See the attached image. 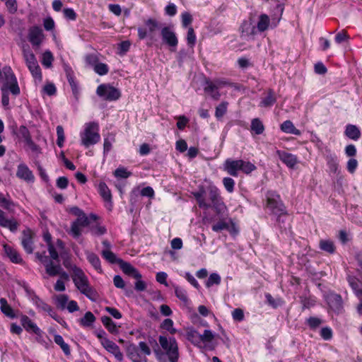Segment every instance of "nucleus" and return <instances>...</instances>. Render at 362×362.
I'll list each match as a JSON object with an SVG mask.
<instances>
[{"label":"nucleus","mask_w":362,"mask_h":362,"mask_svg":"<svg viewBox=\"0 0 362 362\" xmlns=\"http://www.w3.org/2000/svg\"><path fill=\"white\" fill-rule=\"evenodd\" d=\"M89 228L90 233L94 235H104L107 230L106 228L103 226H101L98 223H96L95 225H91L90 224Z\"/></svg>","instance_id":"nucleus-41"},{"label":"nucleus","mask_w":362,"mask_h":362,"mask_svg":"<svg viewBox=\"0 0 362 362\" xmlns=\"http://www.w3.org/2000/svg\"><path fill=\"white\" fill-rule=\"evenodd\" d=\"M175 293L177 298H178L180 300L187 303L188 302V297L187 294V291L179 286H176L175 288Z\"/></svg>","instance_id":"nucleus-48"},{"label":"nucleus","mask_w":362,"mask_h":362,"mask_svg":"<svg viewBox=\"0 0 362 362\" xmlns=\"http://www.w3.org/2000/svg\"><path fill=\"white\" fill-rule=\"evenodd\" d=\"M332 335V330L328 327H322L320 330V336L325 340H330Z\"/></svg>","instance_id":"nucleus-63"},{"label":"nucleus","mask_w":362,"mask_h":362,"mask_svg":"<svg viewBox=\"0 0 362 362\" xmlns=\"http://www.w3.org/2000/svg\"><path fill=\"white\" fill-rule=\"evenodd\" d=\"M204 190H202L195 192L193 194L198 203L199 206L202 209H208L211 207V204L205 201V199L204 197Z\"/></svg>","instance_id":"nucleus-36"},{"label":"nucleus","mask_w":362,"mask_h":362,"mask_svg":"<svg viewBox=\"0 0 362 362\" xmlns=\"http://www.w3.org/2000/svg\"><path fill=\"white\" fill-rule=\"evenodd\" d=\"M173 321L171 319L167 318L161 323L160 327L168 331L170 334H174L176 333L177 329L173 327Z\"/></svg>","instance_id":"nucleus-46"},{"label":"nucleus","mask_w":362,"mask_h":362,"mask_svg":"<svg viewBox=\"0 0 362 362\" xmlns=\"http://www.w3.org/2000/svg\"><path fill=\"white\" fill-rule=\"evenodd\" d=\"M16 204L11 199L8 194H3L0 192V207L7 210L9 212H13Z\"/></svg>","instance_id":"nucleus-24"},{"label":"nucleus","mask_w":362,"mask_h":362,"mask_svg":"<svg viewBox=\"0 0 362 362\" xmlns=\"http://www.w3.org/2000/svg\"><path fill=\"white\" fill-rule=\"evenodd\" d=\"M20 226L19 222L14 218H8L6 212L0 209V226L8 229L11 232L15 233Z\"/></svg>","instance_id":"nucleus-13"},{"label":"nucleus","mask_w":362,"mask_h":362,"mask_svg":"<svg viewBox=\"0 0 362 362\" xmlns=\"http://www.w3.org/2000/svg\"><path fill=\"white\" fill-rule=\"evenodd\" d=\"M269 18L267 14H261L257 25V29L259 32H264L268 29L269 25ZM256 28L247 23L243 26L242 35L244 37H253L256 34Z\"/></svg>","instance_id":"nucleus-7"},{"label":"nucleus","mask_w":362,"mask_h":362,"mask_svg":"<svg viewBox=\"0 0 362 362\" xmlns=\"http://www.w3.org/2000/svg\"><path fill=\"white\" fill-rule=\"evenodd\" d=\"M182 25L184 28H187L192 22V16L188 12H184L181 14Z\"/></svg>","instance_id":"nucleus-61"},{"label":"nucleus","mask_w":362,"mask_h":362,"mask_svg":"<svg viewBox=\"0 0 362 362\" xmlns=\"http://www.w3.org/2000/svg\"><path fill=\"white\" fill-rule=\"evenodd\" d=\"M67 79H68L69 83L71 88L73 94L77 98L78 95L79 93V90L78 88L77 83L75 81L74 76L71 74L67 75Z\"/></svg>","instance_id":"nucleus-57"},{"label":"nucleus","mask_w":362,"mask_h":362,"mask_svg":"<svg viewBox=\"0 0 362 362\" xmlns=\"http://www.w3.org/2000/svg\"><path fill=\"white\" fill-rule=\"evenodd\" d=\"M23 54L33 77L40 82L42 79V71L35 54L30 50L25 49H23Z\"/></svg>","instance_id":"nucleus-6"},{"label":"nucleus","mask_w":362,"mask_h":362,"mask_svg":"<svg viewBox=\"0 0 362 362\" xmlns=\"http://www.w3.org/2000/svg\"><path fill=\"white\" fill-rule=\"evenodd\" d=\"M80 138L81 145L86 148L98 143L100 140L98 124L95 122L86 123Z\"/></svg>","instance_id":"nucleus-3"},{"label":"nucleus","mask_w":362,"mask_h":362,"mask_svg":"<svg viewBox=\"0 0 362 362\" xmlns=\"http://www.w3.org/2000/svg\"><path fill=\"white\" fill-rule=\"evenodd\" d=\"M1 311L8 317L14 319L17 317L13 309L8 305L6 298H0Z\"/></svg>","instance_id":"nucleus-26"},{"label":"nucleus","mask_w":362,"mask_h":362,"mask_svg":"<svg viewBox=\"0 0 362 362\" xmlns=\"http://www.w3.org/2000/svg\"><path fill=\"white\" fill-rule=\"evenodd\" d=\"M326 301L334 312L339 313L343 310V300L340 295L330 293L326 296Z\"/></svg>","instance_id":"nucleus-14"},{"label":"nucleus","mask_w":362,"mask_h":362,"mask_svg":"<svg viewBox=\"0 0 362 362\" xmlns=\"http://www.w3.org/2000/svg\"><path fill=\"white\" fill-rule=\"evenodd\" d=\"M128 356L132 362H147L146 356L141 354L135 346L129 349Z\"/></svg>","instance_id":"nucleus-25"},{"label":"nucleus","mask_w":362,"mask_h":362,"mask_svg":"<svg viewBox=\"0 0 362 362\" xmlns=\"http://www.w3.org/2000/svg\"><path fill=\"white\" fill-rule=\"evenodd\" d=\"M187 338L195 346H199L201 343V334L195 329L189 330L187 333Z\"/></svg>","instance_id":"nucleus-37"},{"label":"nucleus","mask_w":362,"mask_h":362,"mask_svg":"<svg viewBox=\"0 0 362 362\" xmlns=\"http://www.w3.org/2000/svg\"><path fill=\"white\" fill-rule=\"evenodd\" d=\"M20 320L21 325L27 332H33L37 336L42 335V332L27 315H21Z\"/></svg>","instance_id":"nucleus-18"},{"label":"nucleus","mask_w":362,"mask_h":362,"mask_svg":"<svg viewBox=\"0 0 362 362\" xmlns=\"http://www.w3.org/2000/svg\"><path fill=\"white\" fill-rule=\"evenodd\" d=\"M68 303L69 297L67 295L60 294L56 296V305L59 308L65 309Z\"/></svg>","instance_id":"nucleus-42"},{"label":"nucleus","mask_w":362,"mask_h":362,"mask_svg":"<svg viewBox=\"0 0 362 362\" xmlns=\"http://www.w3.org/2000/svg\"><path fill=\"white\" fill-rule=\"evenodd\" d=\"M196 40H197V37H196V35H195L193 28H192V27L188 28L187 35V44L190 47H192L194 46V45L196 43Z\"/></svg>","instance_id":"nucleus-56"},{"label":"nucleus","mask_w":362,"mask_h":362,"mask_svg":"<svg viewBox=\"0 0 362 362\" xmlns=\"http://www.w3.org/2000/svg\"><path fill=\"white\" fill-rule=\"evenodd\" d=\"M347 281L349 282V286L353 289L356 296L358 298H361L362 296V289L359 288L358 280L354 276H348Z\"/></svg>","instance_id":"nucleus-33"},{"label":"nucleus","mask_w":362,"mask_h":362,"mask_svg":"<svg viewBox=\"0 0 362 362\" xmlns=\"http://www.w3.org/2000/svg\"><path fill=\"white\" fill-rule=\"evenodd\" d=\"M118 264L122 272L129 276H133L134 279H141L142 276L139 271L133 267L130 263L122 259L118 260Z\"/></svg>","instance_id":"nucleus-20"},{"label":"nucleus","mask_w":362,"mask_h":362,"mask_svg":"<svg viewBox=\"0 0 362 362\" xmlns=\"http://www.w3.org/2000/svg\"><path fill=\"white\" fill-rule=\"evenodd\" d=\"M102 346L108 352L113 354L117 359L119 361L122 359L123 355L120 351V349L114 341L110 340L109 339H103Z\"/></svg>","instance_id":"nucleus-21"},{"label":"nucleus","mask_w":362,"mask_h":362,"mask_svg":"<svg viewBox=\"0 0 362 362\" xmlns=\"http://www.w3.org/2000/svg\"><path fill=\"white\" fill-rule=\"evenodd\" d=\"M7 89L9 90V88L6 86V85L5 83L1 88V91H2L1 103H2V105L6 108H8V105H9V97H8V93Z\"/></svg>","instance_id":"nucleus-59"},{"label":"nucleus","mask_w":362,"mask_h":362,"mask_svg":"<svg viewBox=\"0 0 362 362\" xmlns=\"http://www.w3.org/2000/svg\"><path fill=\"white\" fill-rule=\"evenodd\" d=\"M5 3L8 11L13 14L18 10V4L16 0H1Z\"/></svg>","instance_id":"nucleus-53"},{"label":"nucleus","mask_w":362,"mask_h":362,"mask_svg":"<svg viewBox=\"0 0 362 362\" xmlns=\"http://www.w3.org/2000/svg\"><path fill=\"white\" fill-rule=\"evenodd\" d=\"M349 39V36L348 35L347 32L344 30L338 33L335 36V42L337 44H341L343 42L347 41Z\"/></svg>","instance_id":"nucleus-60"},{"label":"nucleus","mask_w":362,"mask_h":362,"mask_svg":"<svg viewBox=\"0 0 362 362\" xmlns=\"http://www.w3.org/2000/svg\"><path fill=\"white\" fill-rule=\"evenodd\" d=\"M221 283V276L217 273L210 274L206 282V286L210 288L214 285H219Z\"/></svg>","instance_id":"nucleus-45"},{"label":"nucleus","mask_w":362,"mask_h":362,"mask_svg":"<svg viewBox=\"0 0 362 362\" xmlns=\"http://www.w3.org/2000/svg\"><path fill=\"white\" fill-rule=\"evenodd\" d=\"M54 342L58 344L65 355L69 356L71 354L70 347L68 344H66L63 337L59 334H55L54 337Z\"/></svg>","instance_id":"nucleus-35"},{"label":"nucleus","mask_w":362,"mask_h":362,"mask_svg":"<svg viewBox=\"0 0 362 362\" xmlns=\"http://www.w3.org/2000/svg\"><path fill=\"white\" fill-rule=\"evenodd\" d=\"M267 207L274 214L280 216L286 214V208L280 196L275 192H269L267 194Z\"/></svg>","instance_id":"nucleus-8"},{"label":"nucleus","mask_w":362,"mask_h":362,"mask_svg":"<svg viewBox=\"0 0 362 362\" xmlns=\"http://www.w3.org/2000/svg\"><path fill=\"white\" fill-rule=\"evenodd\" d=\"M281 130L287 134H292L299 136L301 132L299 129H296L293 122L290 120H286L281 124Z\"/></svg>","instance_id":"nucleus-29"},{"label":"nucleus","mask_w":362,"mask_h":362,"mask_svg":"<svg viewBox=\"0 0 362 362\" xmlns=\"http://www.w3.org/2000/svg\"><path fill=\"white\" fill-rule=\"evenodd\" d=\"M344 134L348 138L355 141L358 140L361 136L359 129L354 124L346 125Z\"/></svg>","instance_id":"nucleus-27"},{"label":"nucleus","mask_w":362,"mask_h":362,"mask_svg":"<svg viewBox=\"0 0 362 362\" xmlns=\"http://www.w3.org/2000/svg\"><path fill=\"white\" fill-rule=\"evenodd\" d=\"M223 169L228 175L238 177V171H242L245 174H250L257 169V167L250 161L242 159L233 160L228 158L223 165Z\"/></svg>","instance_id":"nucleus-1"},{"label":"nucleus","mask_w":362,"mask_h":362,"mask_svg":"<svg viewBox=\"0 0 362 362\" xmlns=\"http://www.w3.org/2000/svg\"><path fill=\"white\" fill-rule=\"evenodd\" d=\"M92 221L93 220H90V218H76L72 222L69 233L74 238H78L82 233V228L90 226Z\"/></svg>","instance_id":"nucleus-11"},{"label":"nucleus","mask_w":362,"mask_h":362,"mask_svg":"<svg viewBox=\"0 0 362 362\" xmlns=\"http://www.w3.org/2000/svg\"><path fill=\"white\" fill-rule=\"evenodd\" d=\"M72 279L76 288L81 291V293L88 298H91L90 296L93 291L89 286L88 279L84 272L76 266L72 268Z\"/></svg>","instance_id":"nucleus-4"},{"label":"nucleus","mask_w":362,"mask_h":362,"mask_svg":"<svg viewBox=\"0 0 362 362\" xmlns=\"http://www.w3.org/2000/svg\"><path fill=\"white\" fill-rule=\"evenodd\" d=\"M214 338V333L209 329H205L201 334V342H211Z\"/></svg>","instance_id":"nucleus-62"},{"label":"nucleus","mask_w":362,"mask_h":362,"mask_svg":"<svg viewBox=\"0 0 362 362\" xmlns=\"http://www.w3.org/2000/svg\"><path fill=\"white\" fill-rule=\"evenodd\" d=\"M228 103L226 101L221 102L216 107L215 111V117L218 119H221L226 113L228 110Z\"/></svg>","instance_id":"nucleus-40"},{"label":"nucleus","mask_w":362,"mask_h":362,"mask_svg":"<svg viewBox=\"0 0 362 362\" xmlns=\"http://www.w3.org/2000/svg\"><path fill=\"white\" fill-rule=\"evenodd\" d=\"M70 213L77 216V218H90V220H93V221H96L98 219V216L94 214H90L88 216L78 207L74 206L71 207L69 210Z\"/></svg>","instance_id":"nucleus-32"},{"label":"nucleus","mask_w":362,"mask_h":362,"mask_svg":"<svg viewBox=\"0 0 362 362\" xmlns=\"http://www.w3.org/2000/svg\"><path fill=\"white\" fill-rule=\"evenodd\" d=\"M98 192L103 200L107 203L106 207L111 211L112 208V194L107 185L101 182L98 185Z\"/></svg>","instance_id":"nucleus-19"},{"label":"nucleus","mask_w":362,"mask_h":362,"mask_svg":"<svg viewBox=\"0 0 362 362\" xmlns=\"http://www.w3.org/2000/svg\"><path fill=\"white\" fill-rule=\"evenodd\" d=\"M131 175L132 173L124 167L118 168L114 172V175L118 178H128Z\"/></svg>","instance_id":"nucleus-54"},{"label":"nucleus","mask_w":362,"mask_h":362,"mask_svg":"<svg viewBox=\"0 0 362 362\" xmlns=\"http://www.w3.org/2000/svg\"><path fill=\"white\" fill-rule=\"evenodd\" d=\"M276 153L282 163L289 168H293L298 163L296 155L281 150H276Z\"/></svg>","instance_id":"nucleus-17"},{"label":"nucleus","mask_w":362,"mask_h":362,"mask_svg":"<svg viewBox=\"0 0 362 362\" xmlns=\"http://www.w3.org/2000/svg\"><path fill=\"white\" fill-rule=\"evenodd\" d=\"M229 229V223L225 218L219 220L216 224L212 226V230L214 232H220L223 230Z\"/></svg>","instance_id":"nucleus-43"},{"label":"nucleus","mask_w":362,"mask_h":362,"mask_svg":"<svg viewBox=\"0 0 362 362\" xmlns=\"http://www.w3.org/2000/svg\"><path fill=\"white\" fill-rule=\"evenodd\" d=\"M57 144L59 147L62 148L64 146L65 136H64V128L61 125H58L57 127Z\"/></svg>","instance_id":"nucleus-49"},{"label":"nucleus","mask_w":362,"mask_h":362,"mask_svg":"<svg viewBox=\"0 0 362 362\" xmlns=\"http://www.w3.org/2000/svg\"><path fill=\"white\" fill-rule=\"evenodd\" d=\"M87 259L91 264V265L99 272H102V268L100 265V260L98 255L93 252H88L86 253Z\"/></svg>","instance_id":"nucleus-34"},{"label":"nucleus","mask_w":362,"mask_h":362,"mask_svg":"<svg viewBox=\"0 0 362 362\" xmlns=\"http://www.w3.org/2000/svg\"><path fill=\"white\" fill-rule=\"evenodd\" d=\"M159 344L165 351L170 362H176L179 358L178 346L174 337L168 339L166 337L160 336Z\"/></svg>","instance_id":"nucleus-5"},{"label":"nucleus","mask_w":362,"mask_h":362,"mask_svg":"<svg viewBox=\"0 0 362 362\" xmlns=\"http://www.w3.org/2000/svg\"><path fill=\"white\" fill-rule=\"evenodd\" d=\"M144 24L150 33L154 32L159 25L158 21L154 18H148L144 21Z\"/></svg>","instance_id":"nucleus-52"},{"label":"nucleus","mask_w":362,"mask_h":362,"mask_svg":"<svg viewBox=\"0 0 362 362\" xmlns=\"http://www.w3.org/2000/svg\"><path fill=\"white\" fill-rule=\"evenodd\" d=\"M209 198L211 202V207H213L217 214H223L227 207L222 200L219 189L215 186L209 187Z\"/></svg>","instance_id":"nucleus-9"},{"label":"nucleus","mask_w":362,"mask_h":362,"mask_svg":"<svg viewBox=\"0 0 362 362\" xmlns=\"http://www.w3.org/2000/svg\"><path fill=\"white\" fill-rule=\"evenodd\" d=\"M48 246V251L50 255V257H48V259L50 260H52L54 263H59V254L57 252L53 244L47 245Z\"/></svg>","instance_id":"nucleus-58"},{"label":"nucleus","mask_w":362,"mask_h":362,"mask_svg":"<svg viewBox=\"0 0 362 362\" xmlns=\"http://www.w3.org/2000/svg\"><path fill=\"white\" fill-rule=\"evenodd\" d=\"M86 63L94 68L99 63L98 56L95 54H89L85 57Z\"/></svg>","instance_id":"nucleus-51"},{"label":"nucleus","mask_w":362,"mask_h":362,"mask_svg":"<svg viewBox=\"0 0 362 362\" xmlns=\"http://www.w3.org/2000/svg\"><path fill=\"white\" fill-rule=\"evenodd\" d=\"M101 322L105 328L112 334H117L118 332V328L112 320L108 316H103L101 317Z\"/></svg>","instance_id":"nucleus-30"},{"label":"nucleus","mask_w":362,"mask_h":362,"mask_svg":"<svg viewBox=\"0 0 362 362\" xmlns=\"http://www.w3.org/2000/svg\"><path fill=\"white\" fill-rule=\"evenodd\" d=\"M307 322L311 329H315L321 325L322 320L315 317H310L307 320Z\"/></svg>","instance_id":"nucleus-64"},{"label":"nucleus","mask_w":362,"mask_h":362,"mask_svg":"<svg viewBox=\"0 0 362 362\" xmlns=\"http://www.w3.org/2000/svg\"><path fill=\"white\" fill-rule=\"evenodd\" d=\"M95 321V317L94 315L88 311L85 313L84 316L80 319V324L83 327H90L91 326L94 322Z\"/></svg>","instance_id":"nucleus-38"},{"label":"nucleus","mask_w":362,"mask_h":362,"mask_svg":"<svg viewBox=\"0 0 362 362\" xmlns=\"http://www.w3.org/2000/svg\"><path fill=\"white\" fill-rule=\"evenodd\" d=\"M93 70L97 74H98L100 76H104V75H106L109 72V67L106 64L99 62L93 68Z\"/></svg>","instance_id":"nucleus-50"},{"label":"nucleus","mask_w":362,"mask_h":362,"mask_svg":"<svg viewBox=\"0 0 362 362\" xmlns=\"http://www.w3.org/2000/svg\"><path fill=\"white\" fill-rule=\"evenodd\" d=\"M33 236L34 233L30 229L23 231L21 245L28 254L33 252Z\"/></svg>","instance_id":"nucleus-16"},{"label":"nucleus","mask_w":362,"mask_h":362,"mask_svg":"<svg viewBox=\"0 0 362 362\" xmlns=\"http://www.w3.org/2000/svg\"><path fill=\"white\" fill-rule=\"evenodd\" d=\"M320 248L331 254L334 253L335 251L334 243L330 240H321L320 241Z\"/></svg>","instance_id":"nucleus-39"},{"label":"nucleus","mask_w":362,"mask_h":362,"mask_svg":"<svg viewBox=\"0 0 362 362\" xmlns=\"http://www.w3.org/2000/svg\"><path fill=\"white\" fill-rule=\"evenodd\" d=\"M160 35L164 43L172 48H175L178 44V40L175 33L169 27L165 26L161 29Z\"/></svg>","instance_id":"nucleus-12"},{"label":"nucleus","mask_w":362,"mask_h":362,"mask_svg":"<svg viewBox=\"0 0 362 362\" xmlns=\"http://www.w3.org/2000/svg\"><path fill=\"white\" fill-rule=\"evenodd\" d=\"M28 38L33 47H38L44 38L42 30L38 26L31 27L28 30Z\"/></svg>","instance_id":"nucleus-15"},{"label":"nucleus","mask_w":362,"mask_h":362,"mask_svg":"<svg viewBox=\"0 0 362 362\" xmlns=\"http://www.w3.org/2000/svg\"><path fill=\"white\" fill-rule=\"evenodd\" d=\"M54 60L53 55L50 51H45L42 54V64L47 68L52 66Z\"/></svg>","instance_id":"nucleus-47"},{"label":"nucleus","mask_w":362,"mask_h":362,"mask_svg":"<svg viewBox=\"0 0 362 362\" xmlns=\"http://www.w3.org/2000/svg\"><path fill=\"white\" fill-rule=\"evenodd\" d=\"M276 102V98L272 89L267 90V95L264 98L260 103V107H268L272 106Z\"/></svg>","instance_id":"nucleus-28"},{"label":"nucleus","mask_w":362,"mask_h":362,"mask_svg":"<svg viewBox=\"0 0 362 362\" xmlns=\"http://www.w3.org/2000/svg\"><path fill=\"white\" fill-rule=\"evenodd\" d=\"M4 253L9 258L11 262L15 264H23V260L18 252L11 246L4 244L3 245Z\"/></svg>","instance_id":"nucleus-23"},{"label":"nucleus","mask_w":362,"mask_h":362,"mask_svg":"<svg viewBox=\"0 0 362 362\" xmlns=\"http://www.w3.org/2000/svg\"><path fill=\"white\" fill-rule=\"evenodd\" d=\"M96 93L106 100H116L121 96L120 91L110 85L101 84L98 86Z\"/></svg>","instance_id":"nucleus-10"},{"label":"nucleus","mask_w":362,"mask_h":362,"mask_svg":"<svg viewBox=\"0 0 362 362\" xmlns=\"http://www.w3.org/2000/svg\"><path fill=\"white\" fill-rule=\"evenodd\" d=\"M16 176L27 182L33 181L34 180V175L32 171L25 163H21L18 165Z\"/></svg>","instance_id":"nucleus-22"},{"label":"nucleus","mask_w":362,"mask_h":362,"mask_svg":"<svg viewBox=\"0 0 362 362\" xmlns=\"http://www.w3.org/2000/svg\"><path fill=\"white\" fill-rule=\"evenodd\" d=\"M223 184L228 192L232 193L234 191L235 181L231 177H224L223 179Z\"/></svg>","instance_id":"nucleus-55"},{"label":"nucleus","mask_w":362,"mask_h":362,"mask_svg":"<svg viewBox=\"0 0 362 362\" xmlns=\"http://www.w3.org/2000/svg\"><path fill=\"white\" fill-rule=\"evenodd\" d=\"M36 257L44 265L46 274L48 276H59V279L65 281H69V274L64 272L59 263H54L52 260L48 259V256L45 255V252H36Z\"/></svg>","instance_id":"nucleus-2"},{"label":"nucleus","mask_w":362,"mask_h":362,"mask_svg":"<svg viewBox=\"0 0 362 362\" xmlns=\"http://www.w3.org/2000/svg\"><path fill=\"white\" fill-rule=\"evenodd\" d=\"M250 129L251 132L259 135L264 132V126L259 118H254L251 121Z\"/></svg>","instance_id":"nucleus-31"},{"label":"nucleus","mask_w":362,"mask_h":362,"mask_svg":"<svg viewBox=\"0 0 362 362\" xmlns=\"http://www.w3.org/2000/svg\"><path fill=\"white\" fill-rule=\"evenodd\" d=\"M101 255L103 257L110 263H117L119 259H117L116 255L110 250H104L102 251Z\"/></svg>","instance_id":"nucleus-44"}]
</instances>
